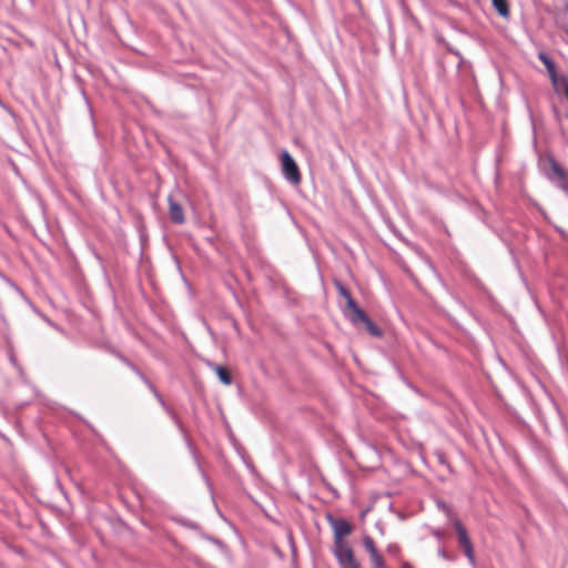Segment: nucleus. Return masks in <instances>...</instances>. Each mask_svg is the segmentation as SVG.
Returning a JSON list of instances; mask_svg holds the SVG:
<instances>
[{"label": "nucleus", "instance_id": "8", "mask_svg": "<svg viewBox=\"0 0 568 568\" xmlns=\"http://www.w3.org/2000/svg\"><path fill=\"white\" fill-rule=\"evenodd\" d=\"M334 286L337 291V293L345 300L346 307L344 310V314L347 317V314H354L356 310H359L361 307L356 304L355 300L353 298L351 292L344 286V284L341 281L335 280Z\"/></svg>", "mask_w": 568, "mask_h": 568}, {"label": "nucleus", "instance_id": "5", "mask_svg": "<svg viewBox=\"0 0 568 568\" xmlns=\"http://www.w3.org/2000/svg\"><path fill=\"white\" fill-rule=\"evenodd\" d=\"M454 527L458 535L459 546L463 548L464 554L467 557L470 565L475 566L476 558H475V554H474V547H473L471 540L467 534L466 528L464 527L463 523L457 518L454 519Z\"/></svg>", "mask_w": 568, "mask_h": 568}, {"label": "nucleus", "instance_id": "13", "mask_svg": "<svg viewBox=\"0 0 568 568\" xmlns=\"http://www.w3.org/2000/svg\"><path fill=\"white\" fill-rule=\"evenodd\" d=\"M493 6L496 9V11L503 18H507L509 16V8L507 0H493Z\"/></svg>", "mask_w": 568, "mask_h": 568}, {"label": "nucleus", "instance_id": "17", "mask_svg": "<svg viewBox=\"0 0 568 568\" xmlns=\"http://www.w3.org/2000/svg\"><path fill=\"white\" fill-rule=\"evenodd\" d=\"M567 10H568V3H567Z\"/></svg>", "mask_w": 568, "mask_h": 568}, {"label": "nucleus", "instance_id": "7", "mask_svg": "<svg viewBox=\"0 0 568 568\" xmlns=\"http://www.w3.org/2000/svg\"><path fill=\"white\" fill-rule=\"evenodd\" d=\"M363 545L369 554L372 568H387L371 536L363 537Z\"/></svg>", "mask_w": 568, "mask_h": 568}, {"label": "nucleus", "instance_id": "12", "mask_svg": "<svg viewBox=\"0 0 568 568\" xmlns=\"http://www.w3.org/2000/svg\"><path fill=\"white\" fill-rule=\"evenodd\" d=\"M207 365L211 369H213L219 379L224 384V385H231L232 384V376L231 374L229 373V371L221 366V365H216L214 363H211V362H207Z\"/></svg>", "mask_w": 568, "mask_h": 568}, {"label": "nucleus", "instance_id": "15", "mask_svg": "<svg viewBox=\"0 0 568 568\" xmlns=\"http://www.w3.org/2000/svg\"><path fill=\"white\" fill-rule=\"evenodd\" d=\"M438 507L440 509H443L447 514V516H449V517L452 516V510H450V508L445 503L439 501L438 503Z\"/></svg>", "mask_w": 568, "mask_h": 568}, {"label": "nucleus", "instance_id": "14", "mask_svg": "<svg viewBox=\"0 0 568 568\" xmlns=\"http://www.w3.org/2000/svg\"><path fill=\"white\" fill-rule=\"evenodd\" d=\"M387 551L392 555H397L399 552V547L396 544H390L387 546Z\"/></svg>", "mask_w": 568, "mask_h": 568}, {"label": "nucleus", "instance_id": "4", "mask_svg": "<svg viewBox=\"0 0 568 568\" xmlns=\"http://www.w3.org/2000/svg\"><path fill=\"white\" fill-rule=\"evenodd\" d=\"M112 354L119 358L123 364H125L130 369H132L142 381L143 383L151 389V392L154 394V396L158 398L160 404L164 407V409L172 416V418L178 423V419L174 415V413L165 405L163 397L158 393L155 387L151 384V382L146 378V376L125 356H123L118 351H112Z\"/></svg>", "mask_w": 568, "mask_h": 568}, {"label": "nucleus", "instance_id": "9", "mask_svg": "<svg viewBox=\"0 0 568 568\" xmlns=\"http://www.w3.org/2000/svg\"><path fill=\"white\" fill-rule=\"evenodd\" d=\"M334 556L341 568H362L359 562L355 559L352 548L334 552Z\"/></svg>", "mask_w": 568, "mask_h": 568}, {"label": "nucleus", "instance_id": "1", "mask_svg": "<svg viewBox=\"0 0 568 568\" xmlns=\"http://www.w3.org/2000/svg\"><path fill=\"white\" fill-rule=\"evenodd\" d=\"M538 168L548 181L557 187L568 182V171L549 152L539 155Z\"/></svg>", "mask_w": 568, "mask_h": 568}, {"label": "nucleus", "instance_id": "10", "mask_svg": "<svg viewBox=\"0 0 568 568\" xmlns=\"http://www.w3.org/2000/svg\"><path fill=\"white\" fill-rule=\"evenodd\" d=\"M538 59L545 65L547 73L549 75V79L551 81V84L557 85L558 79L560 77H558V74H557V69H556V64H555L554 60L544 51L538 53Z\"/></svg>", "mask_w": 568, "mask_h": 568}, {"label": "nucleus", "instance_id": "6", "mask_svg": "<svg viewBox=\"0 0 568 568\" xmlns=\"http://www.w3.org/2000/svg\"><path fill=\"white\" fill-rule=\"evenodd\" d=\"M347 318L356 327H358L359 325H364L366 331L372 336H382V329L367 316V314L362 308L356 310L354 314H347Z\"/></svg>", "mask_w": 568, "mask_h": 568}, {"label": "nucleus", "instance_id": "2", "mask_svg": "<svg viewBox=\"0 0 568 568\" xmlns=\"http://www.w3.org/2000/svg\"><path fill=\"white\" fill-rule=\"evenodd\" d=\"M331 525L334 531L333 554L344 549H351L344 537L352 532V525L344 518H331Z\"/></svg>", "mask_w": 568, "mask_h": 568}, {"label": "nucleus", "instance_id": "11", "mask_svg": "<svg viewBox=\"0 0 568 568\" xmlns=\"http://www.w3.org/2000/svg\"><path fill=\"white\" fill-rule=\"evenodd\" d=\"M169 216L175 224H183L185 221L182 206L173 201L172 197H169Z\"/></svg>", "mask_w": 568, "mask_h": 568}, {"label": "nucleus", "instance_id": "3", "mask_svg": "<svg viewBox=\"0 0 568 568\" xmlns=\"http://www.w3.org/2000/svg\"><path fill=\"white\" fill-rule=\"evenodd\" d=\"M280 160L284 179L293 185L300 184L302 180L300 169L287 150H282Z\"/></svg>", "mask_w": 568, "mask_h": 568}, {"label": "nucleus", "instance_id": "16", "mask_svg": "<svg viewBox=\"0 0 568 568\" xmlns=\"http://www.w3.org/2000/svg\"><path fill=\"white\" fill-rule=\"evenodd\" d=\"M558 189H560L568 196V181L565 184H561Z\"/></svg>", "mask_w": 568, "mask_h": 568}]
</instances>
